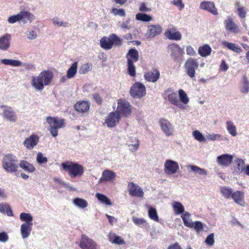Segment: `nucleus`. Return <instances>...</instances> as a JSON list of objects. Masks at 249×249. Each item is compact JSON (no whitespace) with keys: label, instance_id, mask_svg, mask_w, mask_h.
Masks as SVG:
<instances>
[{"label":"nucleus","instance_id":"48","mask_svg":"<svg viewBox=\"0 0 249 249\" xmlns=\"http://www.w3.org/2000/svg\"><path fill=\"white\" fill-rule=\"evenodd\" d=\"M53 24L57 27L68 26V22L67 21H61L57 17H54L52 19Z\"/></svg>","mask_w":249,"mask_h":249},{"label":"nucleus","instance_id":"27","mask_svg":"<svg viewBox=\"0 0 249 249\" xmlns=\"http://www.w3.org/2000/svg\"><path fill=\"white\" fill-rule=\"evenodd\" d=\"M231 198L238 205L244 206V193L240 191H236L233 193Z\"/></svg>","mask_w":249,"mask_h":249},{"label":"nucleus","instance_id":"26","mask_svg":"<svg viewBox=\"0 0 249 249\" xmlns=\"http://www.w3.org/2000/svg\"><path fill=\"white\" fill-rule=\"evenodd\" d=\"M33 224H22L20 226V234L23 239L27 238L31 234Z\"/></svg>","mask_w":249,"mask_h":249},{"label":"nucleus","instance_id":"18","mask_svg":"<svg viewBox=\"0 0 249 249\" xmlns=\"http://www.w3.org/2000/svg\"><path fill=\"white\" fill-rule=\"evenodd\" d=\"M18 13L19 23H22L24 24L28 23H31L35 19V16L29 11L22 10Z\"/></svg>","mask_w":249,"mask_h":249},{"label":"nucleus","instance_id":"40","mask_svg":"<svg viewBox=\"0 0 249 249\" xmlns=\"http://www.w3.org/2000/svg\"><path fill=\"white\" fill-rule=\"evenodd\" d=\"M191 214L188 212H185L181 215V217L182 219L183 224L185 226L190 228L191 227V225L193 222L191 218Z\"/></svg>","mask_w":249,"mask_h":249},{"label":"nucleus","instance_id":"11","mask_svg":"<svg viewBox=\"0 0 249 249\" xmlns=\"http://www.w3.org/2000/svg\"><path fill=\"white\" fill-rule=\"evenodd\" d=\"M0 108L3 111V115L4 119L12 123L17 121V114L11 107L5 105H1L0 106Z\"/></svg>","mask_w":249,"mask_h":249},{"label":"nucleus","instance_id":"58","mask_svg":"<svg viewBox=\"0 0 249 249\" xmlns=\"http://www.w3.org/2000/svg\"><path fill=\"white\" fill-rule=\"evenodd\" d=\"M119 24L120 27L124 30H128L132 28L130 24V19L129 18H126L125 21L122 23H119Z\"/></svg>","mask_w":249,"mask_h":249},{"label":"nucleus","instance_id":"21","mask_svg":"<svg viewBox=\"0 0 249 249\" xmlns=\"http://www.w3.org/2000/svg\"><path fill=\"white\" fill-rule=\"evenodd\" d=\"M145 79L149 82H156L160 77V72L157 69H152L144 75Z\"/></svg>","mask_w":249,"mask_h":249},{"label":"nucleus","instance_id":"28","mask_svg":"<svg viewBox=\"0 0 249 249\" xmlns=\"http://www.w3.org/2000/svg\"><path fill=\"white\" fill-rule=\"evenodd\" d=\"M223 46L228 48L229 50L239 53L242 52L241 47L237 44L229 42L227 41H223L221 43Z\"/></svg>","mask_w":249,"mask_h":249},{"label":"nucleus","instance_id":"36","mask_svg":"<svg viewBox=\"0 0 249 249\" xmlns=\"http://www.w3.org/2000/svg\"><path fill=\"white\" fill-rule=\"evenodd\" d=\"M0 212L6 213L8 216H13V211L9 204L7 203H0Z\"/></svg>","mask_w":249,"mask_h":249},{"label":"nucleus","instance_id":"1","mask_svg":"<svg viewBox=\"0 0 249 249\" xmlns=\"http://www.w3.org/2000/svg\"><path fill=\"white\" fill-rule=\"evenodd\" d=\"M54 75L50 70H44L38 76L32 77L31 85L37 91H42L45 86L50 85L53 80Z\"/></svg>","mask_w":249,"mask_h":249},{"label":"nucleus","instance_id":"43","mask_svg":"<svg viewBox=\"0 0 249 249\" xmlns=\"http://www.w3.org/2000/svg\"><path fill=\"white\" fill-rule=\"evenodd\" d=\"M78 62H74L67 72V77L69 79L73 78L76 74L77 71Z\"/></svg>","mask_w":249,"mask_h":249},{"label":"nucleus","instance_id":"62","mask_svg":"<svg viewBox=\"0 0 249 249\" xmlns=\"http://www.w3.org/2000/svg\"><path fill=\"white\" fill-rule=\"evenodd\" d=\"M111 13L115 16L118 15L122 17H124L126 15L125 12L123 9H118L113 8L111 10Z\"/></svg>","mask_w":249,"mask_h":249},{"label":"nucleus","instance_id":"10","mask_svg":"<svg viewBox=\"0 0 249 249\" xmlns=\"http://www.w3.org/2000/svg\"><path fill=\"white\" fill-rule=\"evenodd\" d=\"M127 189L130 196L140 198L143 197L144 192L142 189L137 184L133 182H129Z\"/></svg>","mask_w":249,"mask_h":249},{"label":"nucleus","instance_id":"63","mask_svg":"<svg viewBox=\"0 0 249 249\" xmlns=\"http://www.w3.org/2000/svg\"><path fill=\"white\" fill-rule=\"evenodd\" d=\"M171 3L177 7L179 11H181L184 8V4L182 0H173Z\"/></svg>","mask_w":249,"mask_h":249},{"label":"nucleus","instance_id":"16","mask_svg":"<svg viewBox=\"0 0 249 249\" xmlns=\"http://www.w3.org/2000/svg\"><path fill=\"white\" fill-rule=\"evenodd\" d=\"M121 117L116 112H111L107 116L105 123L108 127H114L120 122Z\"/></svg>","mask_w":249,"mask_h":249},{"label":"nucleus","instance_id":"54","mask_svg":"<svg viewBox=\"0 0 249 249\" xmlns=\"http://www.w3.org/2000/svg\"><path fill=\"white\" fill-rule=\"evenodd\" d=\"M235 162L237 164V168L238 170L241 173L243 172L246 168L244 161L241 159H237L235 160Z\"/></svg>","mask_w":249,"mask_h":249},{"label":"nucleus","instance_id":"17","mask_svg":"<svg viewBox=\"0 0 249 249\" xmlns=\"http://www.w3.org/2000/svg\"><path fill=\"white\" fill-rule=\"evenodd\" d=\"M179 169L177 162L171 160H166L164 163V172L167 174H175Z\"/></svg>","mask_w":249,"mask_h":249},{"label":"nucleus","instance_id":"51","mask_svg":"<svg viewBox=\"0 0 249 249\" xmlns=\"http://www.w3.org/2000/svg\"><path fill=\"white\" fill-rule=\"evenodd\" d=\"M110 39L111 40L112 46L115 44L116 46H120L122 45V39L115 34L110 35Z\"/></svg>","mask_w":249,"mask_h":249},{"label":"nucleus","instance_id":"50","mask_svg":"<svg viewBox=\"0 0 249 249\" xmlns=\"http://www.w3.org/2000/svg\"><path fill=\"white\" fill-rule=\"evenodd\" d=\"M128 73L131 76L134 77L136 75V68L133 63L131 60L127 62Z\"/></svg>","mask_w":249,"mask_h":249},{"label":"nucleus","instance_id":"31","mask_svg":"<svg viewBox=\"0 0 249 249\" xmlns=\"http://www.w3.org/2000/svg\"><path fill=\"white\" fill-rule=\"evenodd\" d=\"M239 89L242 93L247 94L249 92V81L245 75L242 77Z\"/></svg>","mask_w":249,"mask_h":249},{"label":"nucleus","instance_id":"44","mask_svg":"<svg viewBox=\"0 0 249 249\" xmlns=\"http://www.w3.org/2000/svg\"><path fill=\"white\" fill-rule=\"evenodd\" d=\"M220 191L222 196L226 199L231 198L233 193V190L231 188L226 186L221 187Z\"/></svg>","mask_w":249,"mask_h":249},{"label":"nucleus","instance_id":"32","mask_svg":"<svg viewBox=\"0 0 249 249\" xmlns=\"http://www.w3.org/2000/svg\"><path fill=\"white\" fill-rule=\"evenodd\" d=\"M108 239L109 241L113 244L119 245L125 244V242L122 237L113 233H110L109 234Z\"/></svg>","mask_w":249,"mask_h":249},{"label":"nucleus","instance_id":"5","mask_svg":"<svg viewBox=\"0 0 249 249\" xmlns=\"http://www.w3.org/2000/svg\"><path fill=\"white\" fill-rule=\"evenodd\" d=\"M132 112L131 105L126 100L120 99L118 101V107L116 112L121 116L128 117Z\"/></svg>","mask_w":249,"mask_h":249},{"label":"nucleus","instance_id":"64","mask_svg":"<svg viewBox=\"0 0 249 249\" xmlns=\"http://www.w3.org/2000/svg\"><path fill=\"white\" fill-rule=\"evenodd\" d=\"M7 20L9 24H14L18 21L19 22L18 13L10 16Z\"/></svg>","mask_w":249,"mask_h":249},{"label":"nucleus","instance_id":"6","mask_svg":"<svg viewBox=\"0 0 249 249\" xmlns=\"http://www.w3.org/2000/svg\"><path fill=\"white\" fill-rule=\"evenodd\" d=\"M167 51L172 58L176 62L180 61L184 54V51L176 43L170 44L167 47Z\"/></svg>","mask_w":249,"mask_h":249},{"label":"nucleus","instance_id":"19","mask_svg":"<svg viewBox=\"0 0 249 249\" xmlns=\"http://www.w3.org/2000/svg\"><path fill=\"white\" fill-rule=\"evenodd\" d=\"M233 156L228 154H223L218 156L216 158L217 163L222 166L228 167L232 162Z\"/></svg>","mask_w":249,"mask_h":249},{"label":"nucleus","instance_id":"23","mask_svg":"<svg viewBox=\"0 0 249 249\" xmlns=\"http://www.w3.org/2000/svg\"><path fill=\"white\" fill-rule=\"evenodd\" d=\"M11 36L8 33L5 34L0 37V50L7 51L10 47Z\"/></svg>","mask_w":249,"mask_h":249},{"label":"nucleus","instance_id":"55","mask_svg":"<svg viewBox=\"0 0 249 249\" xmlns=\"http://www.w3.org/2000/svg\"><path fill=\"white\" fill-rule=\"evenodd\" d=\"M237 10L239 17L241 18H244L246 16L247 10L246 8L240 5L238 3L236 5Z\"/></svg>","mask_w":249,"mask_h":249},{"label":"nucleus","instance_id":"7","mask_svg":"<svg viewBox=\"0 0 249 249\" xmlns=\"http://www.w3.org/2000/svg\"><path fill=\"white\" fill-rule=\"evenodd\" d=\"M130 94L134 98H142L146 95L144 85L139 82H135L130 89Z\"/></svg>","mask_w":249,"mask_h":249},{"label":"nucleus","instance_id":"22","mask_svg":"<svg viewBox=\"0 0 249 249\" xmlns=\"http://www.w3.org/2000/svg\"><path fill=\"white\" fill-rule=\"evenodd\" d=\"M116 173L110 170L106 169L103 171L102 177L99 179V183L104 182H111L116 178Z\"/></svg>","mask_w":249,"mask_h":249},{"label":"nucleus","instance_id":"52","mask_svg":"<svg viewBox=\"0 0 249 249\" xmlns=\"http://www.w3.org/2000/svg\"><path fill=\"white\" fill-rule=\"evenodd\" d=\"M149 217L155 221H159V217L156 209L150 207L148 211Z\"/></svg>","mask_w":249,"mask_h":249},{"label":"nucleus","instance_id":"59","mask_svg":"<svg viewBox=\"0 0 249 249\" xmlns=\"http://www.w3.org/2000/svg\"><path fill=\"white\" fill-rule=\"evenodd\" d=\"M179 99L181 102L184 104H186L189 102V98L187 94L182 89H180L178 91Z\"/></svg>","mask_w":249,"mask_h":249},{"label":"nucleus","instance_id":"12","mask_svg":"<svg viewBox=\"0 0 249 249\" xmlns=\"http://www.w3.org/2000/svg\"><path fill=\"white\" fill-rule=\"evenodd\" d=\"M162 32V28L160 24H151L147 27L145 36L147 39H151L160 35Z\"/></svg>","mask_w":249,"mask_h":249},{"label":"nucleus","instance_id":"25","mask_svg":"<svg viewBox=\"0 0 249 249\" xmlns=\"http://www.w3.org/2000/svg\"><path fill=\"white\" fill-rule=\"evenodd\" d=\"M19 166L24 171L28 173H32L36 170L34 165L26 160H21L19 162Z\"/></svg>","mask_w":249,"mask_h":249},{"label":"nucleus","instance_id":"34","mask_svg":"<svg viewBox=\"0 0 249 249\" xmlns=\"http://www.w3.org/2000/svg\"><path fill=\"white\" fill-rule=\"evenodd\" d=\"M212 52V48L208 44H205L199 47L198 53L202 57H206L209 55Z\"/></svg>","mask_w":249,"mask_h":249},{"label":"nucleus","instance_id":"38","mask_svg":"<svg viewBox=\"0 0 249 249\" xmlns=\"http://www.w3.org/2000/svg\"><path fill=\"white\" fill-rule=\"evenodd\" d=\"M20 220L24 222L23 224H33V217L30 213H21L19 215Z\"/></svg>","mask_w":249,"mask_h":249},{"label":"nucleus","instance_id":"20","mask_svg":"<svg viewBox=\"0 0 249 249\" xmlns=\"http://www.w3.org/2000/svg\"><path fill=\"white\" fill-rule=\"evenodd\" d=\"M39 140V138L38 136L32 134L25 140L23 144L28 149L31 150L37 144Z\"/></svg>","mask_w":249,"mask_h":249},{"label":"nucleus","instance_id":"57","mask_svg":"<svg viewBox=\"0 0 249 249\" xmlns=\"http://www.w3.org/2000/svg\"><path fill=\"white\" fill-rule=\"evenodd\" d=\"M36 161L39 164H42L46 163L48 162V159L46 157L44 156V155L39 152L36 156Z\"/></svg>","mask_w":249,"mask_h":249},{"label":"nucleus","instance_id":"29","mask_svg":"<svg viewBox=\"0 0 249 249\" xmlns=\"http://www.w3.org/2000/svg\"><path fill=\"white\" fill-rule=\"evenodd\" d=\"M139 56V52L136 49L134 48L130 49L126 55L127 62L131 60L132 63L136 62L138 60Z\"/></svg>","mask_w":249,"mask_h":249},{"label":"nucleus","instance_id":"33","mask_svg":"<svg viewBox=\"0 0 249 249\" xmlns=\"http://www.w3.org/2000/svg\"><path fill=\"white\" fill-rule=\"evenodd\" d=\"M100 44L101 47L106 50H109L113 47L111 40L110 39V36L108 37L106 36L103 37L100 39Z\"/></svg>","mask_w":249,"mask_h":249},{"label":"nucleus","instance_id":"3","mask_svg":"<svg viewBox=\"0 0 249 249\" xmlns=\"http://www.w3.org/2000/svg\"><path fill=\"white\" fill-rule=\"evenodd\" d=\"M17 162L18 160L15 156L12 154H6L2 159V167L6 172L14 173L18 171Z\"/></svg>","mask_w":249,"mask_h":249},{"label":"nucleus","instance_id":"24","mask_svg":"<svg viewBox=\"0 0 249 249\" xmlns=\"http://www.w3.org/2000/svg\"><path fill=\"white\" fill-rule=\"evenodd\" d=\"M90 106V103L86 101H80L74 105V109L79 113H86L89 111Z\"/></svg>","mask_w":249,"mask_h":249},{"label":"nucleus","instance_id":"8","mask_svg":"<svg viewBox=\"0 0 249 249\" xmlns=\"http://www.w3.org/2000/svg\"><path fill=\"white\" fill-rule=\"evenodd\" d=\"M199 64L196 60L192 58L188 59L184 65L185 72L191 78L195 76V70L197 69Z\"/></svg>","mask_w":249,"mask_h":249},{"label":"nucleus","instance_id":"41","mask_svg":"<svg viewBox=\"0 0 249 249\" xmlns=\"http://www.w3.org/2000/svg\"><path fill=\"white\" fill-rule=\"evenodd\" d=\"M226 128L229 133L233 137L237 135L236 128L233 123L231 121H227L226 122Z\"/></svg>","mask_w":249,"mask_h":249},{"label":"nucleus","instance_id":"46","mask_svg":"<svg viewBox=\"0 0 249 249\" xmlns=\"http://www.w3.org/2000/svg\"><path fill=\"white\" fill-rule=\"evenodd\" d=\"M136 19L139 21L148 22L152 19V17L146 14L139 13L136 15Z\"/></svg>","mask_w":249,"mask_h":249},{"label":"nucleus","instance_id":"47","mask_svg":"<svg viewBox=\"0 0 249 249\" xmlns=\"http://www.w3.org/2000/svg\"><path fill=\"white\" fill-rule=\"evenodd\" d=\"M131 142L134 143H128V146L129 147V150L132 152H135L137 151L139 147V141L137 138H132L130 139Z\"/></svg>","mask_w":249,"mask_h":249},{"label":"nucleus","instance_id":"9","mask_svg":"<svg viewBox=\"0 0 249 249\" xmlns=\"http://www.w3.org/2000/svg\"><path fill=\"white\" fill-rule=\"evenodd\" d=\"M160 126L165 135L169 137L173 135L175 129L171 123L166 119H160L159 121Z\"/></svg>","mask_w":249,"mask_h":249},{"label":"nucleus","instance_id":"49","mask_svg":"<svg viewBox=\"0 0 249 249\" xmlns=\"http://www.w3.org/2000/svg\"><path fill=\"white\" fill-rule=\"evenodd\" d=\"M203 226L204 225L201 222L196 221L194 222H193L191 225V227L189 228H193L197 232H199L203 230Z\"/></svg>","mask_w":249,"mask_h":249},{"label":"nucleus","instance_id":"35","mask_svg":"<svg viewBox=\"0 0 249 249\" xmlns=\"http://www.w3.org/2000/svg\"><path fill=\"white\" fill-rule=\"evenodd\" d=\"M72 202L76 207L81 209H84L88 206L87 201L81 198L76 197L73 200Z\"/></svg>","mask_w":249,"mask_h":249},{"label":"nucleus","instance_id":"13","mask_svg":"<svg viewBox=\"0 0 249 249\" xmlns=\"http://www.w3.org/2000/svg\"><path fill=\"white\" fill-rule=\"evenodd\" d=\"M226 31L233 34H237L240 32L239 27L233 21L232 18L228 17L224 21Z\"/></svg>","mask_w":249,"mask_h":249},{"label":"nucleus","instance_id":"42","mask_svg":"<svg viewBox=\"0 0 249 249\" xmlns=\"http://www.w3.org/2000/svg\"><path fill=\"white\" fill-rule=\"evenodd\" d=\"M1 62L5 65L13 67H19L22 65V62L20 61L11 59H2L1 60Z\"/></svg>","mask_w":249,"mask_h":249},{"label":"nucleus","instance_id":"2","mask_svg":"<svg viewBox=\"0 0 249 249\" xmlns=\"http://www.w3.org/2000/svg\"><path fill=\"white\" fill-rule=\"evenodd\" d=\"M61 167L71 178L81 177L84 172V168L82 165L70 161L62 162Z\"/></svg>","mask_w":249,"mask_h":249},{"label":"nucleus","instance_id":"53","mask_svg":"<svg viewBox=\"0 0 249 249\" xmlns=\"http://www.w3.org/2000/svg\"><path fill=\"white\" fill-rule=\"evenodd\" d=\"M193 136L196 141L199 142H203L206 141V138L198 130H195L193 132Z\"/></svg>","mask_w":249,"mask_h":249},{"label":"nucleus","instance_id":"37","mask_svg":"<svg viewBox=\"0 0 249 249\" xmlns=\"http://www.w3.org/2000/svg\"><path fill=\"white\" fill-rule=\"evenodd\" d=\"M172 207L176 215L182 214L185 212L184 206L179 202L174 201L172 204Z\"/></svg>","mask_w":249,"mask_h":249},{"label":"nucleus","instance_id":"15","mask_svg":"<svg viewBox=\"0 0 249 249\" xmlns=\"http://www.w3.org/2000/svg\"><path fill=\"white\" fill-rule=\"evenodd\" d=\"M199 8L201 10L209 12L212 14L216 16L218 15L217 9L213 1H203L200 3Z\"/></svg>","mask_w":249,"mask_h":249},{"label":"nucleus","instance_id":"60","mask_svg":"<svg viewBox=\"0 0 249 249\" xmlns=\"http://www.w3.org/2000/svg\"><path fill=\"white\" fill-rule=\"evenodd\" d=\"M206 138L207 140L212 141H214L216 140H223L222 136L218 134H211L206 135Z\"/></svg>","mask_w":249,"mask_h":249},{"label":"nucleus","instance_id":"30","mask_svg":"<svg viewBox=\"0 0 249 249\" xmlns=\"http://www.w3.org/2000/svg\"><path fill=\"white\" fill-rule=\"evenodd\" d=\"M168 100L173 105H174L180 108H184L180 101L178 100L177 95L176 93L171 92L168 94Z\"/></svg>","mask_w":249,"mask_h":249},{"label":"nucleus","instance_id":"45","mask_svg":"<svg viewBox=\"0 0 249 249\" xmlns=\"http://www.w3.org/2000/svg\"><path fill=\"white\" fill-rule=\"evenodd\" d=\"M96 197L99 200V201H100V202L103 204L109 206L112 205L110 199L104 195L100 193H97L96 194Z\"/></svg>","mask_w":249,"mask_h":249},{"label":"nucleus","instance_id":"4","mask_svg":"<svg viewBox=\"0 0 249 249\" xmlns=\"http://www.w3.org/2000/svg\"><path fill=\"white\" fill-rule=\"evenodd\" d=\"M46 121L49 124V130L53 137L58 135V130L64 126V121L62 119L49 116L46 118Z\"/></svg>","mask_w":249,"mask_h":249},{"label":"nucleus","instance_id":"14","mask_svg":"<svg viewBox=\"0 0 249 249\" xmlns=\"http://www.w3.org/2000/svg\"><path fill=\"white\" fill-rule=\"evenodd\" d=\"M79 247L82 249H97L96 243L85 235H82Z\"/></svg>","mask_w":249,"mask_h":249},{"label":"nucleus","instance_id":"39","mask_svg":"<svg viewBox=\"0 0 249 249\" xmlns=\"http://www.w3.org/2000/svg\"><path fill=\"white\" fill-rule=\"evenodd\" d=\"M188 169H190L191 171L196 174L199 175H207V172L205 169L201 168L198 166L194 165H189L187 166Z\"/></svg>","mask_w":249,"mask_h":249},{"label":"nucleus","instance_id":"61","mask_svg":"<svg viewBox=\"0 0 249 249\" xmlns=\"http://www.w3.org/2000/svg\"><path fill=\"white\" fill-rule=\"evenodd\" d=\"M166 37L170 40H180L181 39L182 35L181 33L178 31L176 33H174V34H172Z\"/></svg>","mask_w":249,"mask_h":249},{"label":"nucleus","instance_id":"56","mask_svg":"<svg viewBox=\"0 0 249 249\" xmlns=\"http://www.w3.org/2000/svg\"><path fill=\"white\" fill-rule=\"evenodd\" d=\"M91 69V65L89 63L83 64L80 67L79 72L80 74L87 73Z\"/></svg>","mask_w":249,"mask_h":249}]
</instances>
